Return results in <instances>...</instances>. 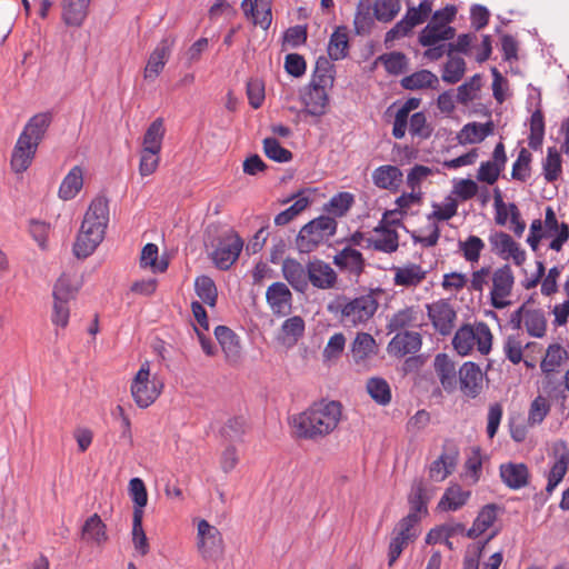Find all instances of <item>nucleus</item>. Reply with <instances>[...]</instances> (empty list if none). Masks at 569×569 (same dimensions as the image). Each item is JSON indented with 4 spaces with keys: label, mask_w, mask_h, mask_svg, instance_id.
Returning <instances> with one entry per match:
<instances>
[{
    "label": "nucleus",
    "mask_w": 569,
    "mask_h": 569,
    "mask_svg": "<svg viewBox=\"0 0 569 569\" xmlns=\"http://www.w3.org/2000/svg\"><path fill=\"white\" fill-rule=\"evenodd\" d=\"M342 407L338 401L321 400L291 418L297 438L318 440L330 435L339 425Z\"/></svg>",
    "instance_id": "f257e3e1"
},
{
    "label": "nucleus",
    "mask_w": 569,
    "mask_h": 569,
    "mask_svg": "<svg viewBox=\"0 0 569 569\" xmlns=\"http://www.w3.org/2000/svg\"><path fill=\"white\" fill-rule=\"evenodd\" d=\"M515 281V273L509 264L483 266L471 272L469 290L482 293L488 289L490 305L495 309H505L511 305Z\"/></svg>",
    "instance_id": "f03ea898"
},
{
    "label": "nucleus",
    "mask_w": 569,
    "mask_h": 569,
    "mask_svg": "<svg viewBox=\"0 0 569 569\" xmlns=\"http://www.w3.org/2000/svg\"><path fill=\"white\" fill-rule=\"evenodd\" d=\"M51 122V112H40L28 120L11 152L10 167L13 172L22 173L29 169Z\"/></svg>",
    "instance_id": "7ed1b4c3"
},
{
    "label": "nucleus",
    "mask_w": 569,
    "mask_h": 569,
    "mask_svg": "<svg viewBox=\"0 0 569 569\" xmlns=\"http://www.w3.org/2000/svg\"><path fill=\"white\" fill-rule=\"evenodd\" d=\"M109 222V204L104 197L94 198L84 213L79 233L73 244L77 258L91 256L104 238Z\"/></svg>",
    "instance_id": "20e7f679"
},
{
    "label": "nucleus",
    "mask_w": 569,
    "mask_h": 569,
    "mask_svg": "<svg viewBox=\"0 0 569 569\" xmlns=\"http://www.w3.org/2000/svg\"><path fill=\"white\" fill-rule=\"evenodd\" d=\"M380 290H370L365 295L349 298L337 296L328 305V311L347 328L366 325L377 312L379 307L378 295Z\"/></svg>",
    "instance_id": "39448f33"
},
{
    "label": "nucleus",
    "mask_w": 569,
    "mask_h": 569,
    "mask_svg": "<svg viewBox=\"0 0 569 569\" xmlns=\"http://www.w3.org/2000/svg\"><path fill=\"white\" fill-rule=\"evenodd\" d=\"M492 338L491 330L487 323L475 322L473 325L460 327L455 333L452 345L461 356L469 355L475 348L481 355H488L492 347Z\"/></svg>",
    "instance_id": "423d86ee"
},
{
    "label": "nucleus",
    "mask_w": 569,
    "mask_h": 569,
    "mask_svg": "<svg viewBox=\"0 0 569 569\" xmlns=\"http://www.w3.org/2000/svg\"><path fill=\"white\" fill-rule=\"evenodd\" d=\"M79 284L73 276L62 273L53 284L51 322L56 327L66 328L70 318V301L76 299Z\"/></svg>",
    "instance_id": "0eeeda50"
},
{
    "label": "nucleus",
    "mask_w": 569,
    "mask_h": 569,
    "mask_svg": "<svg viewBox=\"0 0 569 569\" xmlns=\"http://www.w3.org/2000/svg\"><path fill=\"white\" fill-rule=\"evenodd\" d=\"M337 221L330 216H320L305 224L296 239L300 252L309 253L337 231Z\"/></svg>",
    "instance_id": "6e6552de"
},
{
    "label": "nucleus",
    "mask_w": 569,
    "mask_h": 569,
    "mask_svg": "<svg viewBox=\"0 0 569 569\" xmlns=\"http://www.w3.org/2000/svg\"><path fill=\"white\" fill-rule=\"evenodd\" d=\"M161 391L162 383L150 379L149 362L142 363L130 386V392L134 403L139 408L146 409L158 399Z\"/></svg>",
    "instance_id": "1a4fd4ad"
},
{
    "label": "nucleus",
    "mask_w": 569,
    "mask_h": 569,
    "mask_svg": "<svg viewBox=\"0 0 569 569\" xmlns=\"http://www.w3.org/2000/svg\"><path fill=\"white\" fill-rule=\"evenodd\" d=\"M243 248V241L233 230H227L220 234L211 252L213 263L220 270H228L239 258Z\"/></svg>",
    "instance_id": "9d476101"
},
{
    "label": "nucleus",
    "mask_w": 569,
    "mask_h": 569,
    "mask_svg": "<svg viewBox=\"0 0 569 569\" xmlns=\"http://www.w3.org/2000/svg\"><path fill=\"white\" fill-rule=\"evenodd\" d=\"M197 550L204 560H216L223 553V538L218 528L201 519L197 525Z\"/></svg>",
    "instance_id": "9b49d317"
},
{
    "label": "nucleus",
    "mask_w": 569,
    "mask_h": 569,
    "mask_svg": "<svg viewBox=\"0 0 569 569\" xmlns=\"http://www.w3.org/2000/svg\"><path fill=\"white\" fill-rule=\"evenodd\" d=\"M418 537L417 525H415V516L407 515L402 518L392 531L389 543L388 565L390 567L398 560L402 551L413 542Z\"/></svg>",
    "instance_id": "f8f14e48"
},
{
    "label": "nucleus",
    "mask_w": 569,
    "mask_h": 569,
    "mask_svg": "<svg viewBox=\"0 0 569 569\" xmlns=\"http://www.w3.org/2000/svg\"><path fill=\"white\" fill-rule=\"evenodd\" d=\"M432 12V1L422 0L418 7L408 8L405 17L386 33V42L408 36L411 30L429 18Z\"/></svg>",
    "instance_id": "ddd939ff"
},
{
    "label": "nucleus",
    "mask_w": 569,
    "mask_h": 569,
    "mask_svg": "<svg viewBox=\"0 0 569 569\" xmlns=\"http://www.w3.org/2000/svg\"><path fill=\"white\" fill-rule=\"evenodd\" d=\"M176 42L174 34H167L157 43L143 69L144 80L153 81L160 76L171 57Z\"/></svg>",
    "instance_id": "4468645a"
},
{
    "label": "nucleus",
    "mask_w": 569,
    "mask_h": 569,
    "mask_svg": "<svg viewBox=\"0 0 569 569\" xmlns=\"http://www.w3.org/2000/svg\"><path fill=\"white\" fill-rule=\"evenodd\" d=\"M491 250L502 260L512 259L516 266H521L526 261V251L520 248L512 237L502 231H496L489 236Z\"/></svg>",
    "instance_id": "2eb2a0df"
},
{
    "label": "nucleus",
    "mask_w": 569,
    "mask_h": 569,
    "mask_svg": "<svg viewBox=\"0 0 569 569\" xmlns=\"http://www.w3.org/2000/svg\"><path fill=\"white\" fill-rule=\"evenodd\" d=\"M293 296L289 287L281 281L272 282L266 290V302L276 317L291 313Z\"/></svg>",
    "instance_id": "dca6fc26"
},
{
    "label": "nucleus",
    "mask_w": 569,
    "mask_h": 569,
    "mask_svg": "<svg viewBox=\"0 0 569 569\" xmlns=\"http://www.w3.org/2000/svg\"><path fill=\"white\" fill-rule=\"evenodd\" d=\"M427 311L436 331L442 336L451 333L457 319V313L451 303L441 299L427 305Z\"/></svg>",
    "instance_id": "f3484780"
},
{
    "label": "nucleus",
    "mask_w": 569,
    "mask_h": 569,
    "mask_svg": "<svg viewBox=\"0 0 569 569\" xmlns=\"http://www.w3.org/2000/svg\"><path fill=\"white\" fill-rule=\"evenodd\" d=\"M555 462L548 475L546 491L551 495L565 478L569 468V447L566 441L558 440L552 445Z\"/></svg>",
    "instance_id": "a211bd4d"
},
{
    "label": "nucleus",
    "mask_w": 569,
    "mask_h": 569,
    "mask_svg": "<svg viewBox=\"0 0 569 569\" xmlns=\"http://www.w3.org/2000/svg\"><path fill=\"white\" fill-rule=\"evenodd\" d=\"M366 247L383 253H393L399 248V234L382 219L375 227L373 234L366 239Z\"/></svg>",
    "instance_id": "6ab92c4d"
},
{
    "label": "nucleus",
    "mask_w": 569,
    "mask_h": 569,
    "mask_svg": "<svg viewBox=\"0 0 569 569\" xmlns=\"http://www.w3.org/2000/svg\"><path fill=\"white\" fill-rule=\"evenodd\" d=\"M302 112L315 118L325 116L329 108L327 88L309 84L301 94Z\"/></svg>",
    "instance_id": "aec40b11"
},
{
    "label": "nucleus",
    "mask_w": 569,
    "mask_h": 569,
    "mask_svg": "<svg viewBox=\"0 0 569 569\" xmlns=\"http://www.w3.org/2000/svg\"><path fill=\"white\" fill-rule=\"evenodd\" d=\"M543 233L546 238L553 237L549 248L553 251H561L563 244L569 239V226L566 222H558L555 210L551 207L546 208Z\"/></svg>",
    "instance_id": "412c9836"
},
{
    "label": "nucleus",
    "mask_w": 569,
    "mask_h": 569,
    "mask_svg": "<svg viewBox=\"0 0 569 569\" xmlns=\"http://www.w3.org/2000/svg\"><path fill=\"white\" fill-rule=\"evenodd\" d=\"M214 336L224 353L226 361L232 366L239 363L242 357L239 337L226 326L216 327Z\"/></svg>",
    "instance_id": "4be33fe9"
},
{
    "label": "nucleus",
    "mask_w": 569,
    "mask_h": 569,
    "mask_svg": "<svg viewBox=\"0 0 569 569\" xmlns=\"http://www.w3.org/2000/svg\"><path fill=\"white\" fill-rule=\"evenodd\" d=\"M459 382L461 392L468 398H476L482 389L483 373L479 366L466 362L459 369Z\"/></svg>",
    "instance_id": "5701e85b"
},
{
    "label": "nucleus",
    "mask_w": 569,
    "mask_h": 569,
    "mask_svg": "<svg viewBox=\"0 0 569 569\" xmlns=\"http://www.w3.org/2000/svg\"><path fill=\"white\" fill-rule=\"evenodd\" d=\"M393 284L407 289L417 288L427 278L428 271L420 264L409 262L403 266L393 267Z\"/></svg>",
    "instance_id": "b1692460"
},
{
    "label": "nucleus",
    "mask_w": 569,
    "mask_h": 569,
    "mask_svg": "<svg viewBox=\"0 0 569 569\" xmlns=\"http://www.w3.org/2000/svg\"><path fill=\"white\" fill-rule=\"evenodd\" d=\"M91 0H61V20L67 27H81L88 14Z\"/></svg>",
    "instance_id": "393cba45"
},
{
    "label": "nucleus",
    "mask_w": 569,
    "mask_h": 569,
    "mask_svg": "<svg viewBox=\"0 0 569 569\" xmlns=\"http://www.w3.org/2000/svg\"><path fill=\"white\" fill-rule=\"evenodd\" d=\"M421 348V336L415 331L398 332L388 345V352L396 357H405L409 353H416Z\"/></svg>",
    "instance_id": "a878e982"
},
{
    "label": "nucleus",
    "mask_w": 569,
    "mask_h": 569,
    "mask_svg": "<svg viewBox=\"0 0 569 569\" xmlns=\"http://www.w3.org/2000/svg\"><path fill=\"white\" fill-rule=\"evenodd\" d=\"M433 369L445 391H455L458 383L455 361L447 353H438L433 360Z\"/></svg>",
    "instance_id": "bb28decb"
},
{
    "label": "nucleus",
    "mask_w": 569,
    "mask_h": 569,
    "mask_svg": "<svg viewBox=\"0 0 569 569\" xmlns=\"http://www.w3.org/2000/svg\"><path fill=\"white\" fill-rule=\"evenodd\" d=\"M336 271L325 261L316 260L308 263V280L318 289H332L337 283Z\"/></svg>",
    "instance_id": "cd10ccee"
},
{
    "label": "nucleus",
    "mask_w": 569,
    "mask_h": 569,
    "mask_svg": "<svg viewBox=\"0 0 569 569\" xmlns=\"http://www.w3.org/2000/svg\"><path fill=\"white\" fill-rule=\"evenodd\" d=\"M458 460V450L455 447H443V451L429 467L430 479L440 482L451 475Z\"/></svg>",
    "instance_id": "c85d7f7f"
},
{
    "label": "nucleus",
    "mask_w": 569,
    "mask_h": 569,
    "mask_svg": "<svg viewBox=\"0 0 569 569\" xmlns=\"http://www.w3.org/2000/svg\"><path fill=\"white\" fill-rule=\"evenodd\" d=\"M456 29L450 26H445L431 19L429 23L421 30L419 34V42L423 47H431L441 41L453 39Z\"/></svg>",
    "instance_id": "c756f323"
},
{
    "label": "nucleus",
    "mask_w": 569,
    "mask_h": 569,
    "mask_svg": "<svg viewBox=\"0 0 569 569\" xmlns=\"http://www.w3.org/2000/svg\"><path fill=\"white\" fill-rule=\"evenodd\" d=\"M499 470L501 480L508 488L517 490L528 485L530 473L525 463H502Z\"/></svg>",
    "instance_id": "7c9ffc66"
},
{
    "label": "nucleus",
    "mask_w": 569,
    "mask_h": 569,
    "mask_svg": "<svg viewBox=\"0 0 569 569\" xmlns=\"http://www.w3.org/2000/svg\"><path fill=\"white\" fill-rule=\"evenodd\" d=\"M333 263L343 271L359 277L365 269L362 253L351 247H346L333 257Z\"/></svg>",
    "instance_id": "2f4dec72"
},
{
    "label": "nucleus",
    "mask_w": 569,
    "mask_h": 569,
    "mask_svg": "<svg viewBox=\"0 0 569 569\" xmlns=\"http://www.w3.org/2000/svg\"><path fill=\"white\" fill-rule=\"evenodd\" d=\"M471 497L470 490H465L458 483H451L446 488L437 508L440 511H457L467 505Z\"/></svg>",
    "instance_id": "473e14b6"
},
{
    "label": "nucleus",
    "mask_w": 569,
    "mask_h": 569,
    "mask_svg": "<svg viewBox=\"0 0 569 569\" xmlns=\"http://www.w3.org/2000/svg\"><path fill=\"white\" fill-rule=\"evenodd\" d=\"M372 182L380 189L397 191L402 183V171L391 164H383L376 168L372 172Z\"/></svg>",
    "instance_id": "72a5a7b5"
},
{
    "label": "nucleus",
    "mask_w": 569,
    "mask_h": 569,
    "mask_svg": "<svg viewBox=\"0 0 569 569\" xmlns=\"http://www.w3.org/2000/svg\"><path fill=\"white\" fill-rule=\"evenodd\" d=\"M283 278L297 291H305L308 286V267L305 268L299 261L287 258L281 267Z\"/></svg>",
    "instance_id": "f704fd0d"
},
{
    "label": "nucleus",
    "mask_w": 569,
    "mask_h": 569,
    "mask_svg": "<svg viewBox=\"0 0 569 569\" xmlns=\"http://www.w3.org/2000/svg\"><path fill=\"white\" fill-rule=\"evenodd\" d=\"M377 353L375 338L367 332H358L351 343V356L357 365H363Z\"/></svg>",
    "instance_id": "c9c22d12"
},
{
    "label": "nucleus",
    "mask_w": 569,
    "mask_h": 569,
    "mask_svg": "<svg viewBox=\"0 0 569 569\" xmlns=\"http://www.w3.org/2000/svg\"><path fill=\"white\" fill-rule=\"evenodd\" d=\"M499 507L495 503L483 506L478 512L471 528L467 531V537L476 539L488 529H490L497 520Z\"/></svg>",
    "instance_id": "e433bc0d"
},
{
    "label": "nucleus",
    "mask_w": 569,
    "mask_h": 569,
    "mask_svg": "<svg viewBox=\"0 0 569 569\" xmlns=\"http://www.w3.org/2000/svg\"><path fill=\"white\" fill-rule=\"evenodd\" d=\"M83 187V169L74 166L60 183L58 196L67 201L73 199Z\"/></svg>",
    "instance_id": "4c0bfd02"
},
{
    "label": "nucleus",
    "mask_w": 569,
    "mask_h": 569,
    "mask_svg": "<svg viewBox=\"0 0 569 569\" xmlns=\"http://www.w3.org/2000/svg\"><path fill=\"white\" fill-rule=\"evenodd\" d=\"M400 83L407 90L437 89L439 79L433 72L422 69L402 78Z\"/></svg>",
    "instance_id": "58836bf2"
},
{
    "label": "nucleus",
    "mask_w": 569,
    "mask_h": 569,
    "mask_svg": "<svg viewBox=\"0 0 569 569\" xmlns=\"http://www.w3.org/2000/svg\"><path fill=\"white\" fill-rule=\"evenodd\" d=\"M81 533L83 540L97 546H101L108 540L107 527L97 513L86 520Z\"/></svg>",
    "instance_id": "ea45409f"
},
{
    "label": "nucleus",
    "mask_w": 569,
    "mask_h": 569,
    "mask_svg": "<svg viewBox=\"0 0 569 569\" xmlns=\"http://www.w3.org/2000/svg\"><path fill=\"white\" fill-rule=\"evenodd\" d=\"M410 511L408 515L415 516V525H418L420 515H427L428 497L426 495V488L422 480L413 482L411 492L409 495Z\"/></svg>",
    "instance_id": "a19ab883"
},
{
    "label": "nucleus",
    "mask_w": 569,
    "mask_h": 569,
    "mask_svg": "<svg viewBox=\"0 0 569 569\" xmlns=\"http://www.w3.org/2000/svg\"><path fill=\"white\" fill-rule=\"evenodd\" d=\"M492 131V123L471 122L463 126L458 133V140L461 144L479 143L483 141Z\"/></svg>",
    "instance_id": "79ce46f5"
},
{
    "label": "nucleus",
    "mask_w": 569,
    "mask_h": 569,
    "mask_svg": "<svg viewBox=\"0 0 569 569\" xmlns=\"http://www.w3.org/2000/svg\"><path fill=\"white\" fill-rule=\"evenodd\" d=\"M420 102L418 98H410L397 110L392 127V136L396 139H402L406 136L409 114L420 106Z\"/></svg>",
    "instance_id": "37998d69"
},
{
    "label": "nucleus",
    "mask_w": 569,
    "mask_h": 569,
    "mask_svg": "<svg viewBox=\"0 0 569 569\" xmlns=\"http://www.w3.org/2000/svg\"><path fill=\"white\" fill-rule=\"evenodd\" d=\"M349 50V37L346 27H338L330 36L328 54L331 60H341L347 57Z\"/></svg>",
    "instance_id": "c03bdc74"
},
{
    "label": "nucleus",
    "mask_w": 569,
    "mask_h": 569,
    "mask_svg": "<svg viewBox=\"0 0 569 569\" xmlns=\"http://www.w3.org/2000/svg\"><path fill=\"white\" fill-rule=\"evenodd\" d=\"M366 390L371 399L379 406H388L392 399L391 388L388 381L380 377L367 380Z\"/></svg>",
    "instance_id": "a18cd8bd"
},
{
    "label": "nucleus",
    "mask_w": 569,
    "mask_h": 569,
    "mask_svg": "<svg viewBox=\"0 0 569 569\" xmlns=\"http://www.w3.org/2000/svg\"><path fill=\"white\" fill-rule=\"evenodd\" d=\"M164 133L166 129L163 126V120L161 118H157L146 130L141 149L161 152Z\"/></svg>",
    "instance_id": "49530a36"
},
{
    "label": "nucleus",
    "mask_w": 569,
    "mask_h": 569,
    "mask_svg": "<svg viewBox=\"0 0 569 569\" xmlns=\"http://www.w3.org/2000/svg\"><path fill=\"white\" fill-rule=\"evenodd\" d=\"M355 203V196L350 192L342 191L335 194L326 204L325 211L332 218H340L347 214Z\"/></svg>",
    "instance_id": "de8ad7c7"
},
{
    "label": "nucleus",
    "mask_w": 569,
    "mask_h": 569,
    "mask_svg": "<svg viewBox=\"0 0 569 569\" xmlns=\"http://www.w3.org/2000/svg\"><path fill=\"white\" fill-rule=\"evenodd\" d=\"M333 80V64L325 57L318 58L315 73L309 84L329 89L332 87Z\"/></svg>",
    "instance_id": "09e8293b"
},
{
    "label": "nucleus",
    "mask_w": 569,
    "mask_h": 569,
    "mask_svg": "<svg viewBox=\"0 0 569 569\" xmlns=\"http://www.w3.org/2000/svg\"><path fill=\"white\" fill-rule=\"evenodd\" d=\"M525 329L529 336L542 338L547 331V320L545 313L540 309L527 307Z\"/></svg>",
    "instance_id": "8fccbe9b"
},
{
    "label": "nucleus",
    "mask_w": 569,
    "mask_h": 569,
    "mask_svg": "<svg viewBox=\"0 0 569 569\" xmlns=\"http://www.w3.org/2000/svg\"><path fill=\"white\" fill-rule=\"evenodd\" d=\"M421 318L420 311L415 307H407L396 312L389 321V329L397 331L407 327H415L419 323Z\"/></svg>",
    "instance_id": "3c124183"
},
{
    "label": "nucleus",
    "mask_w": 569,
    "mask_h": 569,
    "mask_svg": "<svg viewBox=\"0 0 569 569\" xmlns=\"http://www.w3.org/2000/svg\"><path fill=\"white\" fill-rule=\"evenodd\" d=\"M194 290L199 299L208 305L214 307L218 298V290L214 281L208 276H199L194 279Z\"/></svg>",
    "instance_id": "603ef678"
},
{
    "label": "nucleus",
    "mask_w": 569,
    "mask_h": 569,
    "mask_svg": "<svg viewBox=\"0 0 569 569\" xmlns=\"http://www.w3.org/2000/svg\"><path fill=\"white\" fill-rule=\"evenodd\" d=\"M129 495L133 502V515L143 517V508L148 502V492L144 482L140 478H132L129 481Z\"/></svg>",
    "instance_id": "864d4df0"
},
{
    "label": "nucleus",
    "mask_w": 569,
    "mask_h": 569,
    "mask_svg": "<svg viewBox=\"0 0 569 569\" xmlns=\"http://www.w3.org/2000/svg\"><path fill=\"white\" fill-rule=\"evenodd\" d=\"M305 320L300 316L286 319L281 326V336L284 342L296 343L305 333Z\"/></svg>",
    "instance_id": "5fc2aeb1"
},
{
    "label": "nucleus",
    "mask_w": 569,
    "mask_h": 569,
    "mask_svg": "<svg viewBox=\"0 0 569 569\" xmlns=\"http://www.w3.org/2000/svg\"><path fill=\"white\" fill-rule=\"evenodd\" d=\"M567 358V351L558 343L550 345L546 351L540 368L542 372L549 375L561 366L562 361Z\"/></svg>",
    "instance_id": "6e6d98bb"
},
{
    "label": "nucleus",
    "mask_w": 569,
    "mask_h": 569,
    "mask_svg": "<svg viewBox=\"0 0 569 569\" xmlns=\"http://www.w3.org/2000/svg\"><path fill=\"white\" fill-rule=\"evenodd\" d=\"M140 267L151 268L153 272H164L168 268L167 260H158V247L154 243H147L140 256Z\"/></svg>",
    "instance_id": "4d7b16f0"
},
{
    "label": "nucleus",
    "mask_w": 569,
    "mask_h": 569,
    "mask_svg": "<svg viewBox=\"0 0 569 569\" xmlns=\"http://www.w3.org/2000/svg\"><path fill=\"white\" fill-rule=\"evenodd\" d=\"M543 176L548 182L556 181L562 171V159L556 148H548L547 157L542 163Z\"/></svg>",
    "instance_id": "13d9d810"
},
{
    "label": "nucleus",
    "mask_w": 569,
    "mask_h": 569,
    "mask_svg": "<svg viewBox=\"0 0 569 569\" xmlns=\"http://www.w3.org/2000/svg\"><path fill=\"white\" fill-rule=\"evenodd\" d=\"M545 137V119L540 110H536L530 118V134L528 137L529 147L538 150L542 146Z\"/></svg>",
    "instance_id": "bf43d9fd"
},
{
    "label": "nucleus",
    "mask_w": 569,
    "mask_h": 569,
    "mask_svg": "<svg viewBox=\"0 0 569 569\" xmlns=\"http://www.w3.org/2000/svg\"><path fill=\"white\" fill-rule=\"evenodd\" d=\"M458 246L466 261L470 263L478 262L485 249L483 240L477 236H469L465 241H459Z\"/></svg>",
    "instance_id": "052dcab7"
},
{
    "label": "nucleus",
    "mask_w": 569,
    "mask_h": 569,
    "mask_svg": "<svg viewBox=\"0 0 569 569\" xmlns=\"http://www.w3.org/2000/svg\"><path fill=\"white\" fill-rule=\"evenodd\" d=\"M550 411V402L543 396L536 397L529 408L527 422L533 427L540 425Z\"/></svg>",
    "instance_id": "680f3d73"
},
{
    "label": "nucleus",
    "mask_w": 569,
    "mask_h": 569,
    "mask_svg": "<svg viewBox=\"0 0 569 569\" xmlns=\"http://www.w3.org/2000/svg\"><path fill=\"white\" fill-rule=\"evenodd\" d=\"M401 10L400 0H376L373 4V13L377 20L389 22Z\"/></svg>",
    "instance_id": "e2e57ef3"
},
{
    "label": "nucleus",
    "mask_w": 569,
    "mask_h": 569,
    "mask_svg": "<svg viewBox=\"0 0 569 569\" xmlns=\"http://www.w3.org/2000/svg\"><path fill=\"white\" fill-rule=\"evenodd\" d=\"M413 243H419L423 248L435 247L440 238V228L437 223H430L411 234Z\"/></svg>",
    "instance_id": "0e129e2a"
},
{
    "label": "nucleus",
    "mask_w": 569,
    "mask_h": 569,
    "mask_svg": "<svg viewBox=\"0 0 569 569\" xmlns=\"http://www.w3.org/2000/svg\"><path fill=\"white\" fill-rule=\"evenodd\" d=\"M532 160L531 153L526 149L521 148L517 160L512 164L511 177L515 180L525 182L530 177V163Z\"/></svg>",
    "instance_id": "69168bd1"
},
{
    "label": "nucleus",
    "mask_w": 569,
    "mask_h": 569,
    "mask_svg": "<svg viewBox=\"0 0 569 569\" xmlns=\"http://www.w3.org/2000/svg\"><path fill=\"white\" fill-rule=\"evenodd\" d=\"M264 154L277 162H288L292 159V152L283 148L276 138L263 139Z\"/></svg>",
    "instance_id": "338daca9"
},
{
    "label": "nucleus",
    "mask_w": 569,
    "mask_h": 569,
    "mask_svg": "<svg viewBox=\"0 0 569 569\" xmlns=\"http://www.w3.org/2000/svg\"><path fill=\"white\" fill-rule=\"evenodd\" d=\"M221 437L229 442L241 440L246 433V421L241 417L230 418L220 430Z\"/></svg>",
    "instance_id": "774afa93"
}]
</instances>
